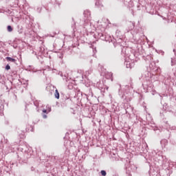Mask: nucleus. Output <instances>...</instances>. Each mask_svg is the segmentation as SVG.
<instances>
[{"label": "nucleus", "instance_id": "4", "mask_svg": "<svg viewBox=\"0 0 176 176\" xmlns=\"http://www.w3.org/2000/svg\"><path fill=\"white\" fill-rule=\"evenodd\" d=\"M100 174H102V176L107 175V172L105 170H101Z\"/></svg>", "mask_w": 176, "mask_h": 176}, {"label": "nucleus", "instance_id": "5", "mask_svg": "<svg viewBox=\"0 0 176 176\" xmlns=\"http://www.w3.org/2000/svg\"><path fill=\"white\" fill-rule=\"evenodd\" d=\"M6 69L7 71H9V69H10V65H7L6 66Z\"/></svg>", "mask_w": 176, "mask_h": 176}, {"label": "nucleus", "instance_id": "1", "mask_svg": "<svg viewBox=\"0 0 176 176\" xmlns=\"http://www.w3.org/2000/svg\"><path fill=\"white\" fill-rule=\"evenodd\" d=\"M54 96L56 98H57V100H58V98H60V93H58V89L55 90Z\"/></svg>", "mask_w": 176, "mask_h": 176}, {"label": "nucleus", "instance_id": "3", "mask_svg": "<svg viewBox=\"0 0 176 176\" xmlns=\"http://www.w3.org/2000/svg\"><path fill=\"white\" fill-rule=\"evenodd\" d=\"M7 30H8V32H12V31H13V28H12V26H10V25L8 26Z\"/></svg>", "mask_w": 176, "mask_h": 176}, {"label": "nucleus", "instance_id": "7", "mask_svg": "<svg viewBox=\"0 0 176 176\" xmlns=\"http://www.w3.org/2000/svg\"><path fill=\"white\" fill-rule=\"evenodd\" d=\"M43 119H46L47 118V116L44 114V115H43Z\"/></svg>", "mask_w": 176, "mask_h": 176}, {"label": "nucleus", "instance_id": "6", "mask_svg": "<svg viewBox=\"0 0 176 176\" xmlns=\"http://www.w3.org/2000/svg\"><path fill=\"white\" fill-rule=\"evenodd\" d=\"M43 113H47V110L43 109Z\"/></svg>", "mask_w": 176, "mask_h": 176}, {"label": "nucleus", "instance_id": "2", "mask_svg": "<svg viewBox=\"0 0 176 176\" xmlns=\"http://www.w3.org/2000/svg\"><path fill=\"white\" fill-rule=\"evenodd\" d=\"M7 61H11V63H16V59L11 58V57H6V58Z\"/></svg>", "mask_w": 176, "mask_h": 176}]
</instances>
